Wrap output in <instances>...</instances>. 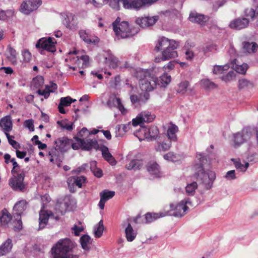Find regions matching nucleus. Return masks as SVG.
Instances as JSON below:
<instances>
[{
  "label": "nucleus",
  "instance_id": "obj_1",
  "mask_svg": "<svg viewBox=\"0 0 258 258\" xmlns=\"http://www.w3.org/2000/svg\"><path fill=\"white\" fill-rule=\"evenodd\" d=\"M179 45L178 41L162 36L157 41L154 50L156 52L161 51L160 57H156L157 62L174 58L178 56L176 49Z\"/></svg>",
  "mask_w": 258,
  "mask_h": 258
},
{
  "label": "nucleus",
  "instance_id": "obj_26",
  "mask_svg": "<svg viewBox=\"0 0 258 258\" xmlns=\"http://www.w3.org/2000/svg\"><path fill=\"white\" fill-rule=\"evenodd\" d=\"M144 162L143 160L134 159L132 160L125 166L127 170H140L144 166Z\"/></svg>",
  "mask_w": 258,
  "mask_h": 258
},
{
  "label": "nucleus",
  "instance_id": "obj_43",
  "mask_svg": "<svg viewBox=\"0 0 258 258\" xmlns=\"http://www.w3.org/2000/svg\"><path fill=\"white\" fill-rule=\"evenodd\" d=\"M163 158L166 160L173 162L178 161L179 159L178 155L174 154L172 152H169L167 154H165L163 156Z\"/></svg>",
  "mask_w": 258,
  "mask_h": 258
},
{
  "label": "nucleus",
  "instance_id": "obj_7",
  "mask_svg": "<svg viewBox=\"0 0 258 258\" xmlns=\"http://www.w3.org/2000/svg\"><path fill=\"white\" fill-rule=\"evenodd\" d=\"M24 177L25 173L22 171L9 179V185L15 190L23 191L25 188V185L24 183Z\"/></svg>",
  "mask_w": 258,
  "mask_h": 258
},
{
  "label": "nucleus",
  "instance_id": "obj_52",
  "mask_svg": "<svg viewBox=\"0 0 258 258\" xmlns=\"http://www.w3.org/2000/svg\"><path fill=\"white\" fill-rule=\"evenodd\" d=\"M6 136L8 139L9 144L15 149H17L20 147V145L17 142L12 139L14 136H11L9 134H6Z\"/></svg>",
  "mask_w": 258,
  "mask_h": 258
},
{
  "label": "nucleus",
  "instance_id": "obj_60",
  "mask_svg": "<svg viewBox=\"0 0 258 258\" xmlns=\"http://www.w3.org/2000/svg\"><path fill=\"white\" fill-rule=\"evenodd\" d=\"M72 229L74 231L75 235L78 236L80 235V233L83 231L84 228L82 226L78 227L77 225H75Z\"/></svg>",
  "mask_w": 258,
  "mask_h": 258
},
{
  "label": "nucleus",
  "instance_id": "obj_57",
  "mask_svg": "<svg viewBox=\"0 0 258 258\" xmlns=\"http://www.w3.org/2000/svg\"><path fill=\"white\" fill-rule=\"evenodd\" d=\"M25 125L29 128L30 132L34 131V121L32 119H28L25 121Z\"/></svg>",
  "mask_w": 258,
  "mask_h": 258
},
{
  "label": "nucleus",
  "instance_id": "obj_34",
  "mask_svg": "<svg viewBox=\"0 0 258 258\" xmlns=\"http://www.w3.org/2000/svg\"><path fill=\"white\" fill-rule=\"evenodd\" d=\"M15 219L14 228L15 231H20L22 229L21 216L20 214L13 215Z\"/></svg>",
  "mask_w": 258,
  "mask_h": 258
},
{
  "label": "nucleus",
  "instance_id": "obj_59",
  "mask_svg": "<svg viewBox=\"0 0 258 258\" xmlns=\"http://www.w3.org/2000/svg\"><path fill=\"white\" fill-rule=\"evenodd\" d=\"M23 61L26 62H29L31 59V53L27 50H24L22 53Z\"/></svg>",
  "mask_w": 258,
  "mask_h": 258
},
{
  "label": "nucleus",
  "instance_id": "obj_56",
  "mask_svg": "<svg viewBox=\"0 0 258 258\" xmlns=\"http://www.w3.org/2000/svg\"><path fill=\"white\" fill-rule=\"evenodd\" d=\"M256 14H257L256 9L254 10L252 8H250L247 9L245 11V16L247 17H249L252 19L254 18Z\"/></svg>",
  "mask_w": 258,
  "mask_h": 258
},
{
  "label": "nucleus",
  "instance_id": "obj_21",
  "mask_svg": "<svg viewBox=\"0 0 258 258\" xmlns=\"http://www.w3.org/2000/svg\"><path fill=\"white\" fill-rule=\"evenodd\" d=\"M99 150L101 151L102 156L105 160L107 161L112 166L115 165L116 164V161L110 153L108 147L102 145L99 148Z\"/></svg>",
  "mask_w": 258,
  "mask_h": 258
},
{
  "label": "nucleus",
  "instance_id": "obj_32",
  "mask_svg": "<svg viewBox=\"0 0 258 258\" xmlns=\"http://www.w3.org/2000/svg\"><path fill=\"white\" fill-rule=\"evenodd\" d=\"M80 243L82 247L85 250H89L88 244L91 243V239L88 235H84L80 238Z\"/></svg>",
  "mask_w": 258,
  "mask_h": 258
},
{
  "label": "nucleus",
  "instance_id": "obj_45",
  "mask_svg": "<svg viewBox=\"0 0 258 258\" xmlns=\"http://www.w3.org/2000/svg\"><path fill=\"white\" fill-rule=\"evenodd\" d=\"M104 230V225L102 220H100L98 223L97 228L94 231L95 236L99 238L102 235Z\"/></svg>",
  "mask_w": 258,
  "mask_h": 258
},
{
  "label": "nucleus",
  "instance_id": "obj_12",
  "mask_svg": "<svg viewBox=\"0 0 258 258\" xmlns=\"http://www.w3.org/2000/svg\"><path fill=\"white\" fill-rule=\"evenodd\" d=\"M77 140L80 142L81 149L85 151H90L92 149H97L99 148L98 142L95 139H87L86 140L76 137Z\"/></svg>",
  "mask_w": 258,
  "mask_h": 258
},
{
  "label": "nucleus",
  "instance_id": "obj_62",
  "mask_svg": "<svg viewBox=\"0 0 258 258\" xmlns=\"http://www.w3.org/2000/svg\"><path fill=\"white\" fill-rule=\"evenodd\" d=\"M232 160L233 161L234 164L237 169L243 171V165L241 163L239 160L232 159Z\"/></svg>",
  "mask_w": 258,
  "mask_h": 258
},
{
  "label": "nucleus",
  "instance_id": "obj_41",
  "mask_svg": "<svg viewBox=\"0 0 258 258\" xmlns=\"http://www.w3.org/2000/svg\"><path fill=\"white\" fill-rule=\"evenodd\" d=\"M114 195V191L108 190H104L100 193V198L106 202L112 198Z\"/></svg>",
  "mask_w": 258,
  "mask_h": 258
},
{
  "label": "nucleus",
  "instance_id": "obj_20",
  "mask_svg": "<svg viewBox=\"0 0 258 258\" xmlns=\"http://www.w3.org/2000/svg\"><path fill=\"white\" fill-rule=\"evenodd\" d=\"M0 126L5 135L12 130L13 123L11 117L10 115L6 116L3 117L0 121Z\"/></svg>",
  "mask_w": 258,
  "mask_h": 258
},
{
  "label": "nucleus",
  "instance_id": "obj_54",
  "mask_svg": "<svg viewBox=\"0 0 258 258\" xmlns=\"http://www.w3.org/2000/svg\"><path fill=\"white\" fill-rule=\"evenodd\" d=\"M33 82L36 88L42 87L44 84V80L42 77H36L33 79Z\"/></svg>",
  "mask_w": 258,
  "mask_h": 258
},
{
  "label": "nucleus",
  "instance_id": "obj_44",
  "mask_svg": "<svg viewBox=\"0 0 258 258\" xmlns=\"http://www.w3.org/2000/svg\"><path fill=\"white\" fill-rule=\"evenodd\" d=\"M8 52L10 55L8 56V58L14 64L16 63V55L17 52L15 49L11 46L8 47Z\"/></svg>",
  "mask_w": 258,
  "mask_h": 258
},
{
  "label": "nucleus",
  "instance_id": "obj_3",
  "mask_svg": "<svg viewBox=\"0 0 258 258\" xmlns=\"http://www.w3.org/2000/svg\"><path fill=\"white\" fill-rule=\"evenodd\" d=\"M136 77L140 80V87L143 91H151L158 84V79L149 74L147 71H138L136 73Z\"/></svg>",
  "mask_w": 258,
  "mask_h": 258
},
{
  "label": "nucleus",
  "instance_id": "obj_8",
  "mask_svg": "<svg viewBox=\"0 0 258 258\" xmlns=\"http://www.w3.org/2000/svg\"><path fill=\"white\" fill-rule=\"evenodd\" d=\"M51 37L48 38H42L40 39L36 44V47L38 48H42L49 52H53L56 51L55 43L56 41H53Z\"/></svg>",
  "mask_w": 258,
  "mask_h": 258
},
{
  "label": "nucleus",
  "instance_id": "obj_31",
  "mask_svg": "<svg viewBox=\"0 0 258 258\" xmlns=\"http://www.w3.org/2000/svg\"><path fill=\"white\" fill-rule=\"evenodd\" d=\"M171 146V142H159L155 146V150L157 152H165L170 149Z\"/></svg>",
  "mask_w": 258,
  "mask_h": 258
},
{
  "label": "nucleus",
  "instance_id": "obj_35",
  "mask_svg": "<svg viewBox=\"0 0 258 258\" xmlns=\"http://www.w3.org/2000/svg\"><path fill=\"white\" fill-rule=\"evenodd\" d=\"M116 137H122L129 129L128 125L120 124L116 126Z\"/></svg>",
  "mask_w": 258,
  "mask_h": 258
},
{
  "label": "nucleus",
  "instance_id": "obj_28",
  "mask_svg": "<svg viewBox=\"0 0 258 258\" xmlns=\"http://www.w3.org/2000/svg\"><path fill=\"white\" fill-rule=\"evenodd\" d=\"M146 167L147 171L151 174L159 175L160 173V167L156 162H149Z\"/></svg>",
  "mask_w": 258,
  "mask_h": 258
},
{
  "label": "nucleus",
  "instance_id": "obj_27",
  "mask_svg": "<svg viewBox=\"0 0 258 258\" xmlns=\"http://www.w3.org/2000/svg\"><path fill=\"white\" fill-rule=\"evenodd\" d=\"M27 205L28 203L25 200H22L17 202L14 207V210L16 213L13 215L20 214L21 216V214L26 209Z\"/></svg>",
  "mask_w": 258,
  "mask_h": 258
},
{
  "label": "nucleus",
  "instance_id": "obj_39",
  "mask_svg": "<svg viewBox=\"0 0 258 258\" xmlns=\"http://www.w3.org/2000/svg\"><path fill=\"white\" fill-rule=\"evenodd\" d=\"M203 87L206 90L213 89L217 87V85L209 79H203L201 81Z\"/></svg>",
  "mask_w": 258,
  "mask_h": 258
},
{
  "label": "nucleus",
  "instance_id": "obj_17",
  "mask_svg": "<svg viewBox=\"0 0 258 258\" xmlns=\"http://www.w3.org/2000/svg\"><path fill=\"white\" fill-rule=\"evenodd\" d=\"M86 180L87 178L84 176H72L68 179L67 182L69 186L72 185L81 188L83 184L86 183Z\"/></svg>",
  "mask_w": 258,
  "mask_h": 258
},
{
  "label": "nucleus",
  "instance_id": "obj_15",
  "mask_svg": "<svg viewBox=\"0 0 258 258\" xmlns=\"http://www.w3.org/2000/svg\"><path fill=\"white\" fill-rule=\"evenodd\" d=\"M129 219H127L126 221H124L122 226L125 227V233L126 239L129 242L133 241L137 236V232L134 230L131 224L128 222Z\"/></svg>",
  "mask_w": 258,
  "mask_h": 258
},
{
  "label": "nucleus",
  "instance_id": "obj_6",
  "mask_svg": "<svg viewBox=\"0 0 258 258\" xmlns=\"http://www.w3.org/2000/svg\"><path fill=\"white\" fill-rule=\"evenodd\" d=\"M203 160L204 159L202 158L199 161V163H196L194 166L193 169L195 171V174L197 178H199L205 185H209L212 181V178H210L209 173L205 171L202 163Z\"/></svg>",
  "mask_w": 258,
  "mask_h": 258
},
{
  "label": "nucleus",
  "instance_id": "obj_14",
  "mask_svg": "<svg viewBox=\"0 0 258 258\" xmlns=\"http://www.w3.org/2000/svg\"><path fill=\"white\" fill-rule=\"evenodd\" d=\"M249 23V20L246 18H238L231 21L229 25V27L232 29L239 30L246 28Z\"/></svg>",
  "mask_w": 258,
  "mask_h": 258
},
{
  "label": "nucleus",
  "instance_id": "obj_36",
  "mask_svg": "<svg viewBox=\"0 0 258 258\" xmlns=\"http://www.w3.org/2000/svg\"><path fill=\"white\" fill-rule=\"evenodd\" d=\"M59 152H60L56 147L52 148L48 153L50 162H53L54 160H56L59 156Z\"/></svg>",
  "mask_w": 258,
  "mask_h": 258
},
{
  "label": "nucleus",
  "instance_id": "obj_25",
  "mask_svg": "<svg viewBox=\"0 0 258 258\" xmlns=\"http://www.w3.org/2000/svg\"><path fill=\"white\" fill-rule=\"evenodd\" d=\"M178 131V127L177 125L171 123L167 131V136L170 141H176L177 137L176 135Z\"/></svg>",
  "mask_w": 258,
  "mask_h": 258
},
{
  "label": "nucleus",
  "instance_id": "obj_16",
  "mask_svg": "<svg viewBox=\"0 0 258 258\" xmlns=\"http://www.w3.org/2000/svg\"><path fill=\"white\" fill-rule=\"evenodd\" d=\"M44 207L43 206L39 212V230L43 229L47 224L49 217L52 214L51 212L44 210Z\"/></svg>",
  "mask_w": 258,
  "mask_h": 258
},
{
  "label": "nucleus",
  "instance_id": "obj_64",
  "mask_svg": "<svg viewBox=\"0 0 258 258\" xmlns=\"http://www.w3.org/2000/svg\"><path fill=\"white\" fill-rule=\"evenodd\" d=\"M118 60L116 58H111L109 62L110 67L115 69L118 67Z\"/></svg>",
  "mask_w": 258,
  "mask_h": 258
},
{
  "label": "nucleus",
  "instance_id": "obj_37",
  "mask_svg": "<svg viewBox=\"0 0 258 258\" xmlns=\"http://www.w3.org/2000/svg\"><path fill=\"white\" fill-rule=\"evenodd\" d=\"M77 60L76 63L79 66V62L81 60L83 61L81 68H85L88 66L89 63V57L86 55H82L81 56H77Z\"/></svg>",
  "mask_w": 258,
  "mask_h": 258
},
{
  "label": "nucleus",
  "instance_id": "obj_19",
  "mask_svg": "<svg viewBox=\"0 0 258 258\" xmlns=\"http://www.w3.org/2000/svg\"><path fill=\"white\" fill-rule=\"evenodd\" d=\"M157 20L156 17H142L137 18L136 23L141 27L145 28L153 25Z\"/></svg>",
  "mask_w": 258,
  "mask_h": 258
},
{
  "label": "nucleus",
  "instance_id": "obj_42",
  "mask_svg": "<svg viewBox=\"0 0 258 258\" xmlns=\"http://www.w3.org/2000/svg\"><path fill=\"white\" fill-rule=\"evenodd\" d=\"M233 68L236 72L244 75L246 73L248 66L247 64L243 63L241 65L235 64V65L233 66Z\"/></svg>",
  "mask_w": 258,
  "mask_h": 258
},
{
  "label": "nucleus",
  "instance_id": "obj_46",
  "mask_svg": "<svg viewBox=\"0 0 258 258\" xmlns=\"http://www.w3.org/2000/svg\"><path fill=\"white\" fill-rule=\"evenodd\" d=\"M171 76L165 73L160 77V81L162 86L167 85L171 82Z\"/></svg>",
  "mask_w": 258,
  "mask_h": 258
},
{
  "label": "nucleus",
  "instance_id": "obj_63",
  "mask_svg": "<svg viewBox=\"0 0 258 258\" xmlns=\"http://www.w3.org/2000/svg\"><path fill=\"white\" fill-rule=\"evenodd\" d=\"M120 82V77L117 75L114 77V80L110 82V85L113 87H115L119 84Z\"/></svg>",
  "mask_w": 258,
  "mask_h": 258
},
{
  "label": "nucleus",
  "instance_id": "obj_9",
  "mask_svg": "<svg viewBox=\"0 0 258 258\" xmlns=\"http://www.w3.org/2000/svg\"><path fill=\"white\" fill-rule=\"evenodd\" d=\"M42 4L41 0H28L24 1L21 5V11L25 14H29L31 12L37 10Z\"/></svg>",
  "mask_w": 258,
  "mask_h": 258
},
{
  "label": "nucleus",
  "instance_id": "obj_2",
  "mask_svg": "<svg viewBox=\"0 0 258 258\" xmlns=\"http://www.w3.org/2000/svg\"><path fill=\"white\" fill-rule=\"evenodd\" d=\"M75 247L74 243L69 238L59 239L51 248L52 258H79L77 254L71 253Z\"/></svg>",
  "mask_w": 258,
  "mask_h": 258
},
{
  "label": "nucleus",
  "instance_id": "obj_61",
  "mask_svg": "<svg viewBox=\"0 0 258 258\" xmlns=\"http://www.w3.org/2000/svg\"><path fill=\"white\" fill-rule=\"evenodd\" d=\"M140 96L141 102V103H145L149 99L150 94H149V93H148V92H146L143 93H141L140 94Z\"/></svg>",
  "mask_w": 258,
  "mask_h": 258
},
{
  "label": "nucleus",
  "instance_id": "obj_50",
  "mask_svg": "<svg viewBox=\"0 0 258 258\" xmlns=\"http://www.w3.org/2000/svg\"><path fill=\"white\" fill-rule=\"evenodd\" d=\"M52 91L50 90L49 87L48 85H46L44 90H41L40 89H38L37 91V93L40 95L43 96L45 99H47L49 97L50 93Z\"/></svg>",
  "mask_w": 258,
  "mask_h": 258
},
{
  "label": "nucleus",
  "instance_id": "obj_29",
  "mask_svg": "<svg viewBox=\"0 0 258 258\" xmlns=\"http://www.w3.org/2000/svg\"><path fill=\"white\" fill-rule=\"evenodd\" d=\"M13 246L12 241L11 239L8 238L3 244L0 246V256H3L9 252Z\"/></svg>",
  "mask_w": 258,
  "mask_h": 258
},
{
  "label": "nucleus",
  "instance_id": "obj_49",
  "mask_svg": "<svg viewBox=\"0 0 258 258\" xmlns=\"http://www.w3.org/2000/svg\"><path fill=\"white\" fill-rule=\"evenodd\" d=\"M71 19L73 21L74 19V16L72 15L67 16V17L64 18L63 21V23L66 25V27L69 29H72L74 25V24L72 23L70 21Z\"/></svg>",
  "mask_w": 258,
  "mask_h": 258
},
{
  "label": "nucleus",
  "instance_id": "obj_48",
  "mask_svg": "<svg viewBox=\"0 0 258 258\" xmlns=\"http://www.w3.org/2000/svg\"><path fill=\"white\" fill-rule=\"evenodd\" d=\"M90 135V131L86 127H83L81 130L78 133L76 137H79L81 139L87 138Z\"/></svg>",
  "mask_w": 258,
  "mask_h": 258
},
{
  "label": "nucleus",
  "instance_id": "obj_18",
  "mask_svg": "<svg viewBox=\"0 0 258 258\" xmlns=\"http://www.w3.org/2000/svg\"><path fill=\"white\" fill-rule=\"evenodd\" d=\"M170 207L172 210H174V211L172 214L175 217L183 216L188 208L185 203L183 201L178 203L176 206L171 205Z\"/></svg>",
  "mask_w": 258,
  "mask_h": 258
},
{
  "label": "nucleus",
  "instance_id": "obj_22",
  "mask_svg": "<svg viewBox=\"0 0 258 258\" xmlns=\"http://www.w3.org/2000/svg\"><path fill=\"white\" fill-rule=\"evenodd\" d=\"M54 144L57 149L60 152H66L69 148L70 145V140L66 137H62L58 139L54 142Z\"/></svg>",
  "mask_w": 258,
  "mask_h": 258
},
{
  "label": "nucleus",
  "instance_id": "obj_30",
  "mask_svg": "<svg viewBox=\"0 0 258 258\" xmlns=\"http://www.w3.org/2000/svg\"><path fill=\"white\" fill-rule=\"evenodd\" d=\"M258 45L256 42H244L243 43V50L247 53H254L256 51Z\"/></svg>",
  "mask_w": 258,
  "mask_h": 258
},
{
  "label": "nucleus",
  "instance_id": "obj_5",
  "mask_svg": "<svg viewBox=\"0 0 258 258\" xmlns=\"http://www.w3.org/2000/svg\"><path fill=\"white\" fill-rule=\"evenodd\" d=\"M159 131L158 127L155 125H151L148 127L142 126L135 133L140 141L147 139L150 141L156 140L159 137Z\"/></svg>",
  "mask_w": 258,
  "mask_h": 258
},
{
  "label": "nucleus",
  "instance_id": "obj_4",
  "mask_svg": "<svg viewBox=\"0 0 258 258\" xmlns=\"http://www.w3.org/2000/svg\"><path fill=\"white\" fill-rule=\"evenodd\" d=\"M118 19H116L112 24L113 30L118 38L131 37L139 32L138 27L130 28L128 22L126 21H122L119 24Z\"/></svg>",
  "mask_w": 258,
  "mask_h": 258
},
{
  "label": "nucleus",
  "instance_id": "obj_40",
  "mask_svg": "<svg viewBox=\"0 0 258 258\" xmlns=\"http://www.w3.org/2000/svg\"><path fill=\"white\" fill-rule=\"evenodd\" d=\"M198 187V184L196 182H192L188 184L185 187V191L188 196H192L195 193V190Z\"/></svg>",
  "mask_w": 258,
  "mask_h": 258
},
{
  "label": "nucleus",
  "instance_id": "obj_53",
  "mask_svg": "<svg viewBox=\"0 0 258 258\" xmlns=\"http://www.w3.org/2000/svg\"><path fill=\"white\" fill-rule=\"evenodd\" d=\"M108 1V0H89L90 3L97 8L102 7L107 4Z\"/></svg>",
  "mask_w": 258,
  "mask_h": 258
},
{
  "label": "nucleus",
  "instance_id": "obj_55",
  "mask_svg": "<svg viewBox=\"0 0 258 258\" xmlns=\"http://www.w3.org/2000/svg\"><path fill=\"white\" fill-rule=\"evenodd\" d=\"M189 85V84L188 81L182 82L179 85V91L182 93H184L186 91Z\"/></svg>",
  "mask_w": 258,
  "mask_h": 258
},
{
  "label": "nucleus",
  "instance_id": "obj_33",
  "mask_svg": "<svg viewBox=\"0 0 258 258\" xmlns=\"http://www.w3.org/2000/svg\"><path fill=\"white\" fill-rule=\"evenodd\" d=\"M11 220H12L11 215L6 210H3L2 215L0 217V220L2 224L7 225Z\"/></svg>",
  "mask_w": 258,
  "mask_h": 258
},
{
  "label": "nucleus",
  "instance_id": "obj_58",
  "mask_svg": "<svg viewBox=\"0 0 258 258\" xmlns=\"http://www.w3.org/2000/svg\"><path fill=\"white\" fill-rule=\"evenodd\" d=\"M120 0H111L109 3V5L112 9L119 10L120 8Z\"/></svg>",
  "mask_w": 258,
  "mask_h": 258
},
{
  "label": "nucleus",
  "instance_id": "obj_23",
  "mask_svg": "<svg viewBox=\"0 0 258 258\" xmlns=\"http://www.w3.org/2000/svg\"><path fill=\"white\" fill-rule=\"evenodd\" d=\"M189 20L191 22L197 23L203 25L208 21V18L204 15L197 13H191L189 15Z\"/></svg>",
  "mask_w": 258,
  "mask_h": 258
},
{
  "label": "nucleus",
  "instance_id": "obj_13",
  "mask_svg": "<svg viewBox=\"0 0 258 258\" xmlns=\"http://www.w3.org/2000/svg\"><path fill=\"white\" fill-rule=\"evenodd\" d=\"M123 7L126 9L139 10L145 7L142 0H121Z\"/></svg>",
  "mask_w": 258,
  "mask_h": 258
},
{
  "label": "nucleus",
  "instance_id": "obj_11",
  "mask_svg": "<svg viewBox=\"0 0 258 258\" xmlns=\"http://www.w3.org/2000/svg\"><path fill=\"white\" fill-rule=\"evenodd\" d=\"M251 136L250 132L243 131L241 133H238L234 135V142L235 147H237L245 142L249 141Z\"/></svg>",
  "mask_w": 258,
  "mask_h": 258
},
{
  "label": "nucleus",
  "instance_id": "obj_24",
  "mask_svg": "<svg viewBox=\"0 0 258 258\" xmlns=\"http://www.w3.org/2000/svg\"><path fill=\"white\" fill-rule=\"evenodd\" d=\"M168 215V212L165 213H148L145 215V223H149L154 221L160 217H163Z\"/></svg>",
  "mask_w": 258,
  "mask_h": 258
},
{
  "label": "nucleus",
  "instance_id": "obj_38",
  "mask_svg": "<svg viewBox=\"0 0 258 258\" xmlns=\"http://www.w3.org/2000/svg\"><path fill=\"white\" fill-rule=\"evenodd\" d=\"M80 38L88 44H92L95 42L94 40H92L85 30H81L79 32Z\"/></svg>",
  "mask_w": 258,
  "mask_h": 258
},
{
  "label": "nucleus",
  "instance_id": "obj_10",
  "mask_svg": "<svg viewBox=\"0 0 258 258\" xmlns=\"http://www.w3.org/2000/svg\"><path fill=\"white\" fill-rule=\"evenodd\" d=\"M155 117V115L151 114L149 111H143L133 119L132 124L133 126H136L138 125H141L144 122H150L154 120Z\"/></svg>",
  "mask_w": 258,
  "mask_h": 258
},
{
  "label": "nucleus",
  "instance_id": "obj_47",
  "mask_svg": "<svg viewBox=\"0 0 258 258\" xmlns=\"http://www.w3.org/2000/svg\"><path fill=\"white\" fill-rule=\"evenodd\" d=\"M76 99H72L71 97H62L60 100L59 103L64 106H70L72 102L76 101Z\"/></svg>",
  "mask_w": 258,
  "mask_h": 258
},
{
  "label": "nucleus",
  "instance_id": "obj_51",
  "mask_svg": "<svg viewBox=\"0 0 258 258\" xmlns=\"http://www.w3.org/2000/svg\"><path fill=\"white\" fill-rule=\"evenodd\" d=\"M228 69V66H215L213 70V72L215 74H220L223 73L224 71L227 70Z\"/></svg>",
  "mask_w": 258,
  "mask_h": 258
}]
</instances>
